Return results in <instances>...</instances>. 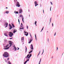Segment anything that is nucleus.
I'll use <instances>...</instances> for the list:
<instances>
[{
  "label": "nucleus",
  "instance_id": "obj_7",
  "mask_svg": "<svg viewBox=\"0 0 64 64\" xmlns=\"http://www.w3.org/2000/svg\"><path fill=\"white\" fill-rule=\"evenodd\" d=\"M8 24L7 22H6L4 24V26H6L5 27V28H6L8 27Z\"/></svg>",
  "mask_w": 64,
  "mask_h": 64
},
{
  "label": "nucleus",
  "instance_id": "obj_57",
  "mask_svg": "<svg viewBox=\"0 0 64 64\" xmlns=\"http://www.w3.org/2000/svg\"><path fill=\"white\" fill-rule=\"evenodd\" d=\"M6 9H8V8L6 7Z\"/></svg>",
  "mask_w": 64,
  "mask_h": 64
},
{
  "label": "nucleus",
  "instance_id": "obj_35",
  "mask_svg": "<svg viewBox=\"0 0 64 64\" xmlns=\"http://www.w3.org/2000/svg\"><path fill=\"white\" fill-rule=\"evenodd\" d=\"M35 37L36 40V35H35Z\"/></svg>",
  "mask_w": 64,
  "mask_h": 64
},
{
  "label": "nucleus",
  "instance_id": "obj_9",
  "mask_svg": "<svg viewBox=\"0 0 64 64\" xmlns=\"http://www.w3.org/2000/svg\"><path fill=\"white\" fill-rule=\"evenodd\" d=\"M9 26H10L9 29H10V30L12 29V26H11V24H9Z\"/></svg>",
  "mask_w": 64,
  "mask_h": 64
},
{
  "label": "nucleus",
  "instance_id": "obj_31",
  "mask_svg": "<svg viewBox=\"0 0 64 64\" xmlns=\"http://www.w3.org/2000/svg\"><path fill=\"white\" fill-rule=\"evenodd\" d=\"M18 22L19 23V24H20V20H19V19H18Z\"/></svg>",
  "mask_w": 64,
  "mask_h": 64
},
{
  "label": "nucleus",
  "instance_id": "obj_15",
  "mask_svg": "<svg viewBox=\"0 0 64 64\" xmlns=\"http://www.w3.org/2000/svg\"><path fill=\"white\" fill-rule=\"evenodd\" d=\"M32 40H30V41H29V42H28V43H31V42L32 41Z\"/></svg>",
  "mask_w": 64,
  "mask_h": 64
},
{
  "label": "nucleus",
  "instance_id": "obj_19",
  "mask_svg": "<svg viewBox=\"0 0 64 64\" xmlns=\"http://www.w3.org/2000/svg\"><path fill=\"white\" fill-rule=\"evenodd\" d=\"M12 25L13 28H14V27H15V26H14V25L12 24Z\"/></svg>",
  "mask_w": 64,
  "mask_h": 64
},
{
  "label": "nucleus",
  "instance_id": "obj_11",
  "mask_svg": "<svg viewBox=\"0 0 64 64\" xmlns=\"http://www.w3.org/2000/svg\"><path fill=\"white\" fill-rule=\"evenodd\" d=\"M16 32H17V30L16 29H15L14 30L13 33H15Z\"/></svg>",
  "mask_w": 64,
  "mask_h": 64
},
{
  "label": "nucleus",
  "instance_id": "obj_34",
  "mask_svg": "<svg viewBox=\"0 0 64 64\" xmlns=\"http://www.w3.org/2000/svg\"><path fill=\"white\" fill-rule=\"evenodd\" d=\"M36 23H37V21L35 22V25H36Z\"/></svg>",
  "mask_w": 64,
  "mask_h": 64
},
{
  "label": "nucleus",
  "instance_id": "obj_16",
  "mask_svg": "<svg viewBox=\"0 0 64 64\" xmlns=\"http://www.w3.org/2000/svg\"><path fill=\"white\" fill-rule=\"evenodd\" d=\"M25 36H27L28 35V32H27L26 34H25Z\"/></svg>",
  "mask_w": 64,
  "mask_h": 64
},
{
  "label": "nucleus",
  "instance_id": "obj_18",
  "mask_svg": "<svg viewBox=\"0 0 64 64\" xmlns=\"http://www.w3.org/2000/svg\"><path fill=\"white\" fill-rule=\"evenodd\" d=\"M9 44H8L7 45L5 46H4V47L5 48L6 47V48H7L8 47V46H9Z\"/></svg>",
  "mask_w": 64,
  "mask_h": 64
},
{
  "label": "nucleus",
  "instance_id": "obj_60",
  "mask_svg": "<svg viewBox=\"0 0 64 64\" xmlns=\"http://www.w3.org/2000/svg\"><path fill=\"white\" fill-rule=\"evenodd\" d=\"M42 30H41V31H40V32H42Z\"/></svg>",
  "mask_w": 64,
  "mask_h": 64
},
{
  "label": "nucleus",
  "instance_id": "obj_62",
  "mask_svg": "<svg viewBox=\"0 0 64 64\" xmlns=\"http://www.w3.org/2000/svg\"><path fill=\"white\" fill-rule=\"evenodd\" d=\"M50 24V22H49V25Z\"/></svg>",
  "mask_w": 64,
  "mask_h": 64
},
{
  "label": "nucleus",
  "instance_id": "obj_49",
  "mask_svg": "<svg viewBox=\"0 0 64 64\" xmlns=\"http://www.w3.org/2000/svg\"><path fill=\"white\" fill-rule=\"evenodd\" d=\"M14 48H15V47H16L15 46V45H14Z\"/></svg>",
  "mask_w": 64,
  "mask_h": 64
},
{
  "label": "nucleus",
  "instance_id": "obj_8",
  "mask_svg": "<svg viewBox=\"0 0 64 64\" xmlns=\"http://www.w3.org/2000/svg\"><path fill=\"white\" fill-rule=\"evenodd\" d=\"M34 4L35 5V7H36L37 5H38V4H37L36 1H35L34 2Z\"/></svg>",
  "mask_w": 64,
  "mask_h": 64
},
{
  "label": "nucleus",
  "instance_id": "obj_33",
  "mask_svg": "<svg viewBox=\"0 0 64 64\" xmlns=\"http://www.w3.org/2000/svg\"><path fill=\"white\" fill-rule=\"evenodd\" d=\"M44 52V49H43V52L42 53V55L43 54Z\"/></svg>",
  "mask_w": 64,
  "mask_h": 64
},
{
  "label": "nucleus",
  "instance_id": "obj_54",
  "mask_svg": "<svg viewBox=\"0 0 64 64\" xmlns=\"http://www.w3.org/2000/svg\"><path fill=\"white\" fill-rule=\"evenodd\" d=\"M18 48V50H19V48Z\"/></svg>",
  "mask_w": 64,
  "mask_h": 64
},
{
  "label": "nucleus",
  "instance_id": "obj_6",
  "mask_svg": "<svg viewBox=\"0 0 64 64\" xmlns=\"http://www.w3.org/2000/svg\"><path fill=\"white\" fill-rule=\"evenodd\" d=\"M31 56H32V54H28V55H27V56L26 57V56L25 57V58H28V57H31Z\"/></svg>",
  "mask_w": 64,
  "mask_h": 64
},
{
  "label": "nucleus",
  "instance_id": "obj_17",
  "mask_svg": "<svg viewBox=\"0 0 64 64\" xmlns=\"http://www.w3.org/2000/svg\"><path fill=\"white\" fill-rule=\"evenodd\" d=\"M51 20H52V18H51L50 20V23H51Z\"/></svg>",
  "mask_w": 64,
  "mask_h": 64
},
{
  "label": "nucleus",
  "instance_id": "obj_63",
  "mask_svg": "<svg viewBox=\"0 0 64 64\" xmlns=\"http://www.w3.org/2000/svg\"><path fill=\"white\" fill-rule=\"evenodd\" d=\"M29 17H30V15H29Z\"/></svg>",
  "mask_w": 64,
  "mask_h": 64
},
{
  "label": "nucleus",
  "instance_id": "obj_26",
  "mask_svg": "<svg viewBox=\"0 0 64 64\" xmlns=\"http://www.w3.org/2000/svg\"><path fill=\"white\" fill-rule=\"evenodd\" d=\"M21 40H24V37H22V38H21Z\"/></svg>",
  "mask_w": 64,
  "mask_h": 64
},
{
  "label": "nucleus",
  "instance_id": "obj_56",
  "mask_svg": "<svg viewBox=\"0 0 64 64\" xmlns=\"http://www.w3.org/2000/svg\"><path fill=\"white\" fill-rule=\"evenodd\" d=\"M5 13H6V11L4 13V14H5Z\"/></svg>",
  "mask_w": 64,
  "mask_h": 64
},
{
  "label": "nucleus",
  "instance_id": "obj_46",
  "mask_svg": "<svg viewBox=\"0 0 64 64\" xmlns=\"http://www.w3.org/2000/svg\"><path fill=\"white\" fill-rule=\"evenodd\" d=\"M30 57L29 56L28 57V59H30Z\"/></svg>",
  "mask_w": 64,
  "mask_h": 64
},
{
  "label": "nucleus",
  "instance_id": "obj_40",
  "mask_svg": "<svg viewBox=\"0 0 64 64\" xmlns=\"http://www.w3.org/2000/svg\"><path fill=\"white\" fill-rule=\"evenodd\" d=\"M44 28V27H43L42 28V30H43Z\"/></svg>",
  "mask_w": 64,
  "mask_h": 64
},
{
  "label": "nucleus",
  "instance_id": "obj_50",
  "mask_svg": "<svg viewBox=\"0 0 64 64\" xmlns=\"http://www.w3.org/2000/svg\"><path fill=\"white\" fill-rule=\"evenodd\" d=\"M30 37H31L32 36L31 34H30Z\"/></svg>",
  "mask_w": 64,
  "mask_h": 64
},
{
  "label": "nucleus",
  "instance_id": "obj_23",
  "mask_svg": "<svg viewBox=\"0 0 64 64\" xmlns=\"http://www.w3.org/2000/svg\"><path fill=\"white\" fill-rule=\"evenodd\" d=\"M14 49H15L14 51H16L17 50V48H16V47H15V48H14Z\"/></svg>",
  "mask_w": 64,
  "mask_h": 64
},
{
  "label": "nucleus",
  "instance_id": "obj_39",
  "mask_svg": "<svg viewBox=\"0 0 64 64\" xmlns=\"http://www.w3.org/2000/svg\"><path fill=\"white\" fill-rule=\"evenodd\" d=\"M29 61V59H28L27 60H26V61H27H27Z\"/></svg>",
  "mask_w": 64,
  "mask_h": 64
},
{
  "label": "nucleus",
  "instance_id": "obj_53",
  "mask_svg": "<svg viewBox=\"0 0 64 64\" xmlns=\"http://www.w3.org/2000/svg\"><path fill=\"white\" fill-rule=\"evenodd\" d=\"M43 13H44V10H43Z\"/></svg>",
  "mask_w": 64,
  "mask_h": 64
},
{
  "label": "nucleus",
  "instance_id": "obj_59",
  "mask_svg": "<svg viewBox=\"0 0 64 64\" xmlns=\"http://www.w3.org/2000/svg\"><path fill=\"white\" fill-rule=\"evenodd\" d=\"M24 64H26V63L25 62H24Z\"/></svg>",
  "mask_w": 64,
  "mask_h": 64
},
{
  "label": "nucleus",
  "instance_id": "obj_30",
  "mask_svg": "<svg viewBox=\"0 0 64 64\" xmlns=\"http://www.w3.org/2000/svg\"><path fill=\"white\" fill-rule=\"evenodd\" d=\"M8 63L9 64H11V62H8Z\"/></svg>",
  "mask_w": 64,
  "mask_h": 64
},
{
  "label": "nucleus",
  "instance_id": "obj_36",
  "mask_svg": "<svg viewBox=\"0 0 64 64\" xmlns=\"http://www.w3.org/2000/svg\"><path fill=\"white\" fill-rule=\"evenodd\" d=\"M33 40V38H32V37L31 38H30V40Z\"/></svg>",
  "mask_w": 64,
  "mask_h": 64
},
{
  "label": "nucleus",
  "instance_id": "obj_21",
  "mask_svg": "<svg viewBox=\"0 0 64 64\" xmlns=\"http://www.w3.org/2000/svg\"><path fill=\"white\" fill-rule=\"evenodd\" d=\"M20 17H22V18H23V16L21 15V14H20Z\"/></svg>",
  "mask_w": 64,
  "mask_h": 64
},
{
  "label": "nucleus",
  "instance_id": "obj_58",
  "mask_svg": "<svg viewBox=\"0 0 64 64\" xmlns=\"http://www.w3.org/2000/svg\"><path fill=\"white\" fill-rule=\"evenodd\" d=\"M2 22V21H1V20H0V22Z\"/></svg>",
  "mask_w": 64,
  "mask_h": 64
},
{
  "label": "nucleus",
  "instance_id": "obj_52",
  "mask_svg": "<svg viewBox=\"0 0 64 64\" xmlns=\"http://www.w3.org/2000/svg\"><path fill=\"white\" fill-rule=\"evenodd\" d=\"M28 11L29 12H30V10H28Z\"/></svg>",
  "mask_w": 64,
  "mask_h": 64
},
{
  "label": "nucleus",
  "instance_id": "obj_38",
  "mask_svg": "<svg viewBox=\"0 0 64 64\" xmlns=\"http://www.w3.org/2000/svg\"><path fill=\"white\" fill-rule=\"evenodd\" d=\"M24 33H25V34H26V33H27V32H25V31H24Z\"/></svg>",
  "mask_w": 64,
  "mask_h": 64
},
{
  "label": "nucleus",
  "instance_id": "obj_25",
  "mask_svg": "<svg viewBox=\"0 0 64 64\" xmlns=\"http://www.w3.org/2000/svg\"><path fill=\"white\" fill-rule=\"evenodd\" d=\"M22 20L24 23V18H22Z\"/></svg>",
  "mask_w": 64,
  "mask_h": 64
},
{
  "label": "nucleus",
  "instance_id": "obj_43",
  "mask_svg": "<svg viewBox=\"0 0 64 64\" xmlns=\"http://www.w3.org/2000/svg\"><path fill=\"white\" fill-rule=\"evenodd\" d=\"M52 27H53V23H52Z\"/></svg>",
  "mask_w": 64,
  "mask_h": 64
},
{
  "label": "nucleus",
  "instance_id": "obj_10",
  "mask_svg": "<svg viewBox=\"0 0 64 64\" xmlns=\"http://www.w3.org/2000/svg\"><path fill=\"white\" fill-rule=\"evenodd\" d=\"M19 13H20V14H21V13H22V10L21 9L19 10Z\"/></svg>",
  "mask_w": 64,
  "mask_h": 64
},
{
  "label": "nucleus",
  "instance_id": "obj_4",
  "mask_svg": "<svg viewBox=\"0 0 64 64\" xmlns=\"http://www.w3.org/2000/svg\"><path fill=\"white\" fill-rule=\"evenodd\" d=\"M9 35L10 37H12V36H13V33L10 32L9 34Z\"/></svg>",
  "mask_w": 64,
  "mask_h": 64
},
{
  "label": "nucleus",
  "instance_id": "obj_22",
  "mask_svg": "<svg viewBox=\"0 0 64 64\" xmlns=\"http://www.w3.org/2000/svg\"><path fill=\"white\" fill-rule=\"evenodd\" d=\"M6 14H8V13H9V11H6Z\"/></svg>",
  "mask_w": 64,
  "mask_h": 64
},
{
  "label": "nucleus",
  "instance_id": "obj_42",
  "mask_svg": "<svg viewBox=\"0 0 64 64\" xmlns=\"http://www.w3.org/2000/svg\"><path fill=\"white\" fill-rule=\"evenodd\" d=\"M58 47H57L56 51H57L58 50Z\"/></svg>",
  "mask_w": 64,
  "mask_h": 64
},
{
  "label": "nucleus",
  "instance_id": "obj_20",
  "mask_svg": "<svg viewBox=\"0 0 64 64\" xmlns=\"http://www.w3.org/2000/svg\"><path fill=\"white\" fill-rule=\"evenodd\" d=\"M41 58L40 59V61L39 62L38 64H40V63L41 62Z\"/></svg>",
  "mask_w": 64,
  "mask_h": 64
},
{
  "label": "nucleus",
  "instance_id": "obj_13",
  "mask_svg": "<svg viewBox=\"0 0 64 64\" xmlns=\"http://www.w3.org/2000/svg\"><path fill=\"white\" fill-rule=\"evenodd\" d=\"M14 13L16 14H18V11L16 12V11H15Z\"/></svg>",
  "mask_w": 64,
  "mask_h": 64
},
{
  "label": "nucleus",
  "instance_id": "obj_47",
  "mask_svg": "<svg viewBox=\"0 0 64 64\" xmlns=\"http://www.w3.org/2000/svg\"><path fill=\"white\" fill-rule=\"evenodd\" d=\"M22 44H24V42H22Z\"/></svg>",
  "mask_w": 64,
  "mask_h": 64
},
{
  "label": "nucleus",
  "instance_id": "obj_24",
  "mask_svg": "<svg viewBox=\"0 0 64 64\" xmlns=\"http://www.w3.org/2000/svg\"><path fill=\"white\" fill-rule=\"evenodd\" d=\"M40 52H41V51L40 50V51L39 52L38 54V55L37 57H38V56H39V55L40 54Z\"/></svg>",
  "mask_w": 64,
  "mask_h": 64
},
{
  "label": "nucleus",
  "instance_id": "obj_28",
  "mask_svg": "<svg viewBox=\"0 0 64 64\" xmlns=\"http://www.w3.org/2000/svg\"><path fill=\"white\" fill-rule=\"evenodd\" d=\"M27 48H26L25 49L26 53V52H27Z\"/></svg>",
  "mask_w": 64,
  "mask_h": 64
},
{
  "label": "nucleus",
  "instance_id": "obj_55",
  "mask_svg": "<svg viewBox=\"0 0 64 64\" xmlns=\"http://www.w3.org/2000/svg\"><path fill=\"white\" fill-rule=\"evenodd\" d=\"M56 35V33L54 35V36H55Z\"/></svg>",
  "mask_w": 64,
  "mask_h": 64
},
{
  "label": "nucleus",
  "instance_id": "obj_64",
  "mask_svg": "<svg viewBox=\"0 0 64 64\" xmlns=\"http://www.w3.org/2000/svg\"><path fill=\"white\" fill-rule=\"evenodd\" d=\"M53 58V56H52V58Z\"/></svg>",
  "mask_w": 64,
  "mask_h": 64
},
{
  "label": "nucleus",
  "instance_id": "obj_5",
  "mask_svg": "<svg viewBox=\"0 0 64 64\" xmlns=\"http://www.w3.org/2000/svg\"><path fill=\"white\" fill-rule=\"evenodd\" d=\"M16 7H20V6H21L20 5V4L19 3V2H16Z\"/></svg>",
  "mask_w": 64,
  "mask_h": 64
},
{
  "label": "nucleus",
  "instance_id": "obj_12",
  "mask_svg": "<svg viewBox=\"0 0 64 64\" xmlns=\"http://www.w3.org/2000/svg\"><path fill=\"white\" fill-rule=\"evenodd\" d=\"M4 35L6 36L7 37H8V35H7V33H5L4 34Z\"/></svg>",
  "mask_w": 64,
  "mask_h": 64
},
{
  "label": "nucleus",
  "instance_id": "obj_61",
  "mask_svg": "<svg viewBox=\"0 0 64 64\" xmlns=\"http://www.w3.org/2000/svg\"><path fill=\"white\" fill-rule=\"evenodd\" d=\"M25 47H26V48H27L26 47V46H25Z\"/></svg>",
  "mask_w": 64,
  "mask_h": 64
},
{
  "label": "nucleus",
  "instance_id": "obj_37",
  "mask_svg": "<svg viewBox=\"0 0 64 64\" xmlns=\"http://www.w3.org/2000/svg\"><path fill=\"white\" fill-rule=\"evenodd\" d=\"M26 28H27V29H28V26H26Z\"/></svg>",
  "mask_w": 64,
  "mask_h": 64
},
{
  "label": "nucleus",
  "instance_id": "obj_29",
  "mask_svg": "<svg viewBox=\"0 0 64 64\" xmlns=\"http://www.w3.org/2000/svg\"><path fill=\"white\" fill-rule=\"evenodd\" d=\"M8 63L9 64H11V62H8Z\"/></svg>",
  "mask_w": 64,
  "mask_h": 64
},
{
  "label": "nucleus",
  "instance_id": "obj_2",
  "mask_svg": "<svg viewBox=\"0 0 64 64\" xmlns=\"http://www.w3.org/2000/svg\"><path fill=\"white\" fill-rule=\"evenodd\" d=\"M9 45H10V46H9V47H8L7 48H4V50H7V49H9V48H10V47H11V46H12V42L11 41H9Z\"/></svg>",
  "mask_w": 64,
  "mask_h": 64
},
{
  "label": "nucleus",
  "instance_id": "obj_41",
  "mask_svg": "<svg viewBox=\"0 0 64 64\" xmlns=\"http://www.w3.org/2000/svg\"><path fill=\"white\" fill-rule=\"evenodd\" d=\"M50 11H51V6L50 8Z\"/></svg>",
  "mask_w": 64,
  "mask_h": 64
},
{
  "label": "nucleus",
  "instance_id": "obj_51",
  "mask_svg": "<svg viewBox=\"0 0 64 64\" xmlns=\"http://www.w3.org/2000/svg\"><path fill=\"white\" fill-rule=\"evenodd\" d=\"M9 58H8L7 60H9Z\"/></svg>",
  "mask_w": 64,
  "mask_h": 64
},
{
  "label": "nucleus",
  "instance_id": "obj_3",
  "mask_svg": "<svg viewBox=\"0 0 64 64\" xmlns=\"http://www.w3.org/2000/svg\"><path fill=\"white\" fill-rule=\"evenodd\" d=\"M30 48L31 50H32L29 52V54H30L31 53H32V52L33 51V49H34V48H33V45L32 44L30 45Z\"/></svg>",
  "mask_w": 64,
  "mask_h": 64
},
{
  "label": "nucleus",
  "instance_id": "obj_44",
  "mask_svg": "<svg viewBox=\"0 0 64 64\" xmlns=\"http://www.w3.org/2000/svg\"><path fill=\"white\" fill-rule=\"evenodd\" d=\"M13 39V38H10V39Z\"/></svg>",
  "mask_w": 64,
  "mask_h": 64
},
{
  "label": "nucleus",
  "instance_id": "obj_48",
  "mask_svg": "<svg viewBox=\"0 0 64 64\" xmlns=\"http://www.w3.org/2000/svg\"><path fill=\"white\" fill-rule=\"evenodd\" d=\"M48 42H49V39H48Z\"/></svg>",
  "mask_w": 64,
  "mask_h": 64
},
{
  "label": "nucleus",
  "instance_id": "obj_45",
  "mask_svg": "<svg viewBox=\"0 0 64 64\" xmlns=\"http://www.w3.org/2000/svg\"><path fill=\"white\" fill-rule=\"evenodd\" d=\"M27 61H26L24 63H27Z\"/></svg>",
  "mask_w": 64,
  "mask_h": 64
},
{
  "label": "nucleus",
  "instance_id": "obj_14",
  "mask_svg": "<svg viewBox=\"0 0 64 64\" xmlns=\"http://www.w3.org/2000/svg\"><path fill=\"white\" fill-rule=\"evenodd\" d=\"M23 25L22 23H21L20 25V27H23Z\"/></svg>",
  "mask_w": 64,
  "mask_h": 64
},
{
  "label": "nucleus",
  "instance_id": "obj_27",
  "mask_svg": "<svg viewBox=\"0 0 64 64\" xmlns=\"http://www.w3.org/2000/svg\"><path fill=\"white\" fill-rule=\"evenodd\" d=\"M24 29V28H23V27H22V28H20V29Z\"/></svg>",
  "mask_w": 64,
  "mask_h": 64
},
{
  "label": "nucleus",
  "instance_id": "obj_32",
  "mask_svg": "<svg viewBox=\"0 0 64 64\" xmlns=\"http://www.w3.org/2000/svg\"><path fill=\"white\" fill-rule=\"evenodd\" d=\"M50 3L51 5H53V4L52 3V2H50Z\"/></svg>",
  "mask_w": 64,
  "mask_h": 64
},
{
  "label": "nucleus",
  "instance_id": "obj_1",
  "mask_svg": "<svg viewBox=\"0 0 64 64\" xmlns=\"http://www.w3.org/2000/svg\"><path fill=\"white\" fill-rule=\"evenodd\" d=\"M3 56L4 57L7 58L9 56V54L7 52H4V54H3Z\"/></svg>",
  "mask_w": 64,
  "mask_h": 64
}]
</instances>
